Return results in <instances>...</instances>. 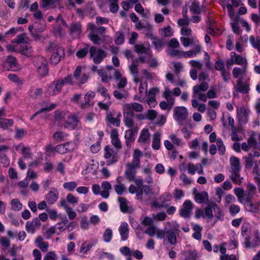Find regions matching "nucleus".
Instances as JSON below:
<instances>
[{
	"mask_svg": "<svg viewBox=\"0 0 260 260\" xmlns=\"http://www.w3.org/2000/svg\"><path fill=\"white\" fill-rule=\"evenodd\" d=\"M109 2L111 3L110 7L111 12L113 13L117 12L119 9L118 0H109Z\"/></svg>",
	"mask_w": 260,
	"mask_h": 260,
	"instance_id": "nucleus-55",
	"label": "nucleus"
},
{
	"mask_svg": "<svg viewBox=\"0 0 260 260\" xmlns=\"http://www.w3.org/2000/svg\"><path fill=\"white\" fill-rule=\"evenodd\" d=\"M102 190L100 192V194L104 198L107 199L109 196V190L112 188L111 184L108 181H104L102 183Z\"/></svg>",
	"mask_w": 260,
	"mask_h": 260,
	"instance_id": "nucleus-26",
	"label": "nucleus"
},
{
	"mask_svg": "<svg viewBox=\"0 0 260 260\" xmlns=\"http://www.w3.org/2000/svg\"><path fill=\"white\" fill-rule=\"evenodd\" d=\"M194 199L197 202L201 204L202 203H208L209 197L206 191H203L202 192H197L194 193Z\"/></svg>",
	"mask_w": 260,
	"mask_h": 260,
	"instance_id": "nucleus-25",
	"label": "nucleus"
},
{
	"mask_svg": "<svg viewBox=\"0 0 260 260\" xmlns=\"http://www.w3.org/2000/svg\"><path fill=\"white\" fill-rule=\"evenodd\" d=\"M153 44L154 45L155 49H160L164 46V41L162 39L154 38Z\"/></svg>",
	"mask_w": 260,
	"mask_h": 260,
	"instance_id": "nucleus-62",
	"label": "nucleus"
},
{
	"mask_svg": "<svg viewBox=\"0 0 260 260\" xmlns=\"http://www.w3.org/2000/svg\"><path fill=\"white\" fill-rule=\"evenodd\" d=\"M124 122L128 127H132L134 125V116H124Z\"/></svg>",
	"mask_w": 260,
	"mask_h": 260,
	"instance_id": "nucleus-56",
	"label": "nucleus"
},
{
	"mask_svg": "<svg viewBox=\"0 0 260 260\" xmlns=\"http://www.w3.org/2000/svg\"><path fill=\"white\" fill-rule=\"evenodd\" d=\"M230 172L231 175L230 177L233 182L236 184H240L243 180V177L240 176V171H230Z\"/></svg>",
	"mask_w": 260,
	"mask_h": 260,
	"instance_id": "nucleus-32",
	"label": "nucleus"
},
{
	"mask_svg": "<svg viewBox=\"0 0 260 260\" xmlns=\"http://www.w3.org/2000/svg\"><path fill=\"white\" fill-rule=\"evenodd\" d=\"M193 207L194 205L190 201L186 200L183 203L182 207L180 209V215L184 218H189L191 214Z\"/></svg>",
	"mask_w": 260,
	"mask_h": 260,
	"instance_id": "nucleus-6",
	"label": "nucleus"
},
{
	"mask_svg": "<svg viewBox=\"0 0 260 260\" xmlns=\"http://www.w3.org/2000/svg\"><path fill=\"white\" fill-rule=\"evenodd\" d=\"M129 68L131 73L134 75L135 77H137L138 76L139 72L138 69V64L136 63V62L133 61Z\"/></svg>",
	"mask_w": 260,
	"mask_h": 260,
	"instance_id": "nucleus-57",
	"label": "nucleus"
},
{
	"mask_svg": "<svg viewBox=\"0 0 260 260\" xmlns=\"http://www.w3.org/2000/svg\"><path fill=\"white\" fill-rule=\"evenodd\" d=\"M138 128L129 129L125 131L124 137L126 139V143L127 145L128 143H131L135 140V135L137 133Z\"/></svg>",
	"mask_w": 260,
	"mask_h": 260,
	"instance_id": "nucleus-24",
	"label": "nucleus"
},
{
	"mask_svg": "<svg viewBox=\"0 0 260 260\" xmlns=\"http://www.w3.org/2000/svg\"><path fill=\"white\" fill-rule=\"evenodd\" d=\"M88 28L90 30L88 37L90 40L96 45H100L102 42V38L98 35L105 33L106 28L103 26L97 27L94 24L90 23L88 24Z\"/></svg>",
	"mask_w": 260,
	"mask_h": 260,
	"instance_id": "nucleus-1",
	"label": "nucleus"
},
{
	"mask_svg": "<svg viewBox=\"0 0 260 260\" xmlns=\"http://www.w3.org/2000/svg\"><path fill=\"white\" fill-rule=\"evenodd\" d=\"M235 88L237 92L247 93L249 90V84L246 82H243L242 79L240 78L237 81Z\"/></svg>",
	"mask_w": 260,
	"mask_h": 260,
	"instance_id": "nucleus-16",
	"label": "nucleus"
},
{
	"mask_svg": "<svg viewBox=\"0 0 260 260\" xmlns=\"http://www.w3.org/2000/svg\"><path fill=\"white\" fill-rule=\"evenodd\" d=\"M172 91L168 88L166 87L165 90L164 92V97L167 100L168 102L170 105V107H169V110H171L172 106L174 104V98L172 97Z\"/></svg>",
	"mask_w": 260,
	"mask_h": 260,
	"instance_id": "nucleus-30",
	"label": "nucleus"
},
{
	"mask_svg": "<svg viewBox=\"0 0 260 260\" xmlns=\"http://www.w3.org/2000/svg\"><path fill=\"white\" fill-rule=\"evenodd\" d=\"M249 112V110L244 107L238 109L237 114L239 121L242 123H246L248 121Z\"/></svg>",
	"mask_w": 260,
	"mask_h": 260,
	"instance_id": "nucleus-14",
	"label": "nucleus"
},
{
	"mask_svg": "<svg viewBox=\"0 0 260 260\" xmlns=\"http://www.w3.org/2000/svg\"><path fill=\"white\" fill-rule=\"evenodd\" d=\"M219 209L217 205L214 202H210L205 208V216L208 219H211L213 217L212 210Z\"/></svg>",
	"mask_w": 260,
	"mask_h": 260,
	"instance_id": "nucleus-19",
	"label": "nucleus"
},
{
	"mask_svg": "<svg viewBox=\"0 0 260 260\" xmlns=\"http://www.w3.org/2000/svg\"><path fill=\"white\" fill-rule=\"evenodd\" d=\"M33 63L35 67H37V69L40 68L43 66H46L48 64V61L44 57L41 56H38L34 57L33 60Z\"/></svg>",
	"mask_w": 260,
	"mask_h": 260,
	"instance_id": "nucleus-29",
	"label": "nucleus"
},
{
	"mask_svg": "<svg viewBox=\"0 0 260 260\" xmlns=\"http://www.w3.org/2000/svg\"><path fill=\"white\" fill-rule=\"evenodd\" d=\"M135 51L138 53H145L149 58L152 57V53L150 47H146L144 45L136 44L135 45Z\"/></svg>",
	"mask_w": 260,
	"mask_h": 260,
	"instance_id": "nucleus-21",
	"label": "nucleus"
},
{
	"mask_svg": "<svg viewBox=\"0 0 260 260\" xmlns=\"http://www.w3.org/2000/svg\"><path fill=\"white\" fill-rule=\"evenodd\" d=\"M61 84L57 80L53 82L46 88L45 95L47 97H50L57 94L61 90Z\"/></svg>",
	"mask_w": 260,
	"mask_h": 260,
	"instance_id": "nucleus-7",
	"label": "nucleus"
},
{
	"mask_svg": "<svg viewBox=\"0 0 260 260\" xmlns=\"http://www.w3.org/2000/svg\"><path fill=\"white\" fill-rule=\"evenodd\" d=\"M98 74L101 77L102 81L103 83H107L112 78L111 76H108L107 72L104 69L99 70Z\"/></svg>",
	"mask_w": 260,
	"mask_h": 260,
	"instance_id": "nucleus-40",
	"label": "nucleus"
},
{
	"mask_svg": "<svg viewBox=\"0 0 260 260\" xmlns=\"http://www.w3.org/2000/svg\"><path fill=\"white\" fill-rule=\"evenodd\" d=\"M79 122L78 117L71 113L68 115L67 119L65 120V123L73 129L77 126Z\"/></svg>",
	"mask_w": 260,
	"mask_h": 260,
	"instance_id": "nucleus-18",
	"label": "nucleus"
},
{
	"mask_svg": "<svg viewBox=\"0 0 260 260\" xmlns=\"http://www.w3.org/2000/svg\"><path fill=\"white\" fill-rule=\"evenodd\" d=\"M129 104L133 111H135L137 112H141L143 111V106L141 104L136 102Z\"/></svg>",
	"mask_w": 260,
	"mask_h": 260,
	"instance_id": "nucleus-61",
	"label": "nucleus"
},
{
	"mask_svg": "<svg viewBox=\"0 0 260 260\" xmlns=\"http://www.w3.org/2000/svg\"><path fill=\"white\" fill-rule=\"evenodd\" d=\"M142 156V152L139 149H136L133 154V159L131 162L127 163L126 166H130L134 169L140 167V158Z\"/></svg>",
	"mask_w": 260,
	"mask_h": 260,
	"instance_id": "nucleus-12",
	"label": "nucleus"
},
{
	"mask_svg": "<svg viewBox=\"0 0 260 260\" xmlns=\"http://www.w3.org/2000/svg\"><path fill=\"white\" fill-rule=\"evenodd\" d=\"M18 52L26 56H31L33 54L32 48L27 43L19 45Z\"/></svg>",
	"mask_w": 260,
	"mask_h": 260,
	"instance_id": "nucleus-17",
	"label": "nucleus"
},
{
	"mask_svg": "<svg viewBox=\"0 0 260 260\" xmlns=\"http://www.w3.org/2000/svg\"><path fill=\"white\" fill-rule=\"evenodd\" d=\"M114 189L117 194L121 195L126 189L123 184H117L114 185Z\"/></svg>",
	"mask_w": 260,
	"mask_h": 260,
	"instance_id": "nucleus-54",
	"label": "nucleus"
},
{
	"mask_svg": "<svg viewBox=\"0 0 260 260\" xmlns=\"http://www.w3.org/2000/svg\"><path fill=\"white\" fill-rule=\"evenodd\" d=\"M174 117L179 122L185 120L188 115L187 109L183 106H177L174 108Z\"/></svg>",
	"mask_w": 260,
	"mask_h": 260,
	"instance_id": "nucleus-5",
	"label": "nucleus"
},
{
	"mask_svg": "<svg viewBox=\"0 0 260 260\" xmlns=\"http://www.w3.org/2000/svg\"><path fill=\"white\" fill-rule=\"evenodd\" d=\"M14 121L12 119L0 118V128L4 129L8 128L13 125Z\"/></svg>",
	"mask_w": 260,
	"mask_h": 260,
	"instance_id": "nucleus-38",
	"label": "nucleus"
},
{
	"mask_svg": "<svg viewBox=\"0 0 260 260\" xmlns=\"http://www.w3.org/2000/svg\"><path fill=\"white\" fill-rule=\"evenodd\" d=\"M111 142L114 147L119 149L121 148V144L118 138V131L116 129H113L111 133Z\"/></svg>",
	"mask_w": 260,
	"mask_h": 260,
	"instance_id": "nucleus-22",
	"label": "nucleus"
},
{
	"mask_svg": "<svg viewBox=\"0 0 260 260\" xmlns=\"http://www.w3.org/2000/svg\"><path fill=\"white\" fill-rule=\"evenodd\" d=\"M57 198V194L55 192V191L51 190L47 194L46 199L48 203L53 204L55 201H56Z\"/></svg>",
	"mask_w": 260,
	"mask_h": 260,
	"instance_id": "nucleus-45",
	"label": "nucleus"
},
{
	"mask_svg": "<svg viewBox=\"0 0 260 260\" xmlns=\"http://www.w3.org/2000/svg\"><path fill=\"white\" fill-rule=\"evenodd\" d=\"M36 25H29L28 29L31 35L36 39H40L39 34L42 33L46 28V23L45 20L42 21H36Z\"/></svg>",
	"mask_w": 260,
	"mask_h": 260,
	"instance_id": "nucleus-3",
	"label": "nucleus"
},
{
	"mask_svg": "<svg viewBox=\"0 0 260 260\" xmlns=\"http://www.w3.org/2000/svg\"><path fill=\"white\" fill-rule=\"evenodd\" d=\"M158 91L156 88H151L148 94V98L147 100V104L153 107L156 105V101L155 99V92Z\"/></svg>",
	"mask_w": 260,
	"mask_h": 260,
	"instance_id": "nucleus-27",
	"label": "nucleus"
},
{
	"mask_svg": "<svg viewBox=\"0 0 260 260\" xmlns=\"http://www.w3.org/2000/svg\"><path fill=\"white\" fill-rule=\"evenodd\" d=\"M128 224L127 223L122 222L120 226L119 233L121 237V239L123 241L127 239L128 234Z\"/></svg>",
	"mask_w": 260,
	"mask_h": 260,
	"instance_id": "nucleus-33",
	"label": "nucleus"
},
{
	"mask_svg": "<svg viewBox=\"0 0 260 260\" xmlns=\"http://www.w3.org/2000/svg\"><path fill=\"white\" fill-rule=\"evenodd\" d=\"M247 143L249 145V146L251 147H255L257 144V142L255 138L254 133H252L249 138L247 140Z\"/></svg>",
	"mask_w": 260,
	"mask_h": 260,
	"instance_id": "nucleus-53",
	"label": "nucleus"
},
{
	"mask_svg": "<svg viewBox=\"0 0 260 260\" xmlns=\"http://www.w3.org/2000/svg\"><path fill=\"white\" fill-rule=\"evenodd\" d=\"M118 202L120 204V210L123 213H131L132 207L128 206V201L124 198L119 197Z\"/></svg>",
	"mask_w": 260,
	"mask_h": 260,
	"instance_id": "nucleus-20",
	"label": "nucleus"
},
{
	"mask_svg": "<svg viewBox=\"0 0 260 260\" xmlns=\"http://www.w3.org/2000/svg\"><path fill=\"white\" fill-rule=\"evenodd\" d=\"M64 137V133L61 131L56 132L53 135V138L56 142H59L63 141Z\"/></svg>",
	"mask_w": 260,
	"mask_h": 260,
	"instance_id": "nucleus-52",
	"label": "nucleus"
},
{
	"mask_svg": "<svg viewBox=\"0 0 260 260\" xmlns=\"http://www.w3.org/2000/svg\"><path fill=\"white\" fill-rule=\"evenodd\" d=\"M92 245L88 244L86 242H84L81 246L80 250L81 253L83 254H86L90 249L92 247Z\"/></svg>",
	"mask_w": 260,
	"mask_h": 260,
	"instance_id": "nucleus-64",
	"label": "nucleus"
},
{
	"mask_svg": "<svg viewBox=\"0 0 260 260\" xmlns=\"http://www.w3.org/2000/svg\"><path fill=\"white\" fill-rule=\"evenodd\" d=\"M48 64L46 66H43L40 68L37 69V72L41 77H44L48 74Z\"/></svg>",
	"mask_w": 260,
	"mask_h": 260,
	"instance_id": "nucleus-60",
	"label": "nucleus"
},
{
	"mask_svg": "<svg viewBox=\"0 0 260 260\" xmlns=\"http://www.w3.org/2000/svg\"><path fill=\"white\" fill-rule=\"evenodd\" d=\"M190 11L194 14H200L201 12V9L198 3L193 2L190 9Z\"/></svg>",
	"mask_w": 260,
	"mask_h": 260,
	"instance_id": "nucleus-59",
	"label": "nucleus"
},
{
	"mask_svg": "<svg viewBox=\"0 0 260 260\" xmlns=\"http://www.w3.org/2000/svg\"><path fill=\"white\" fill-rule=\"evenodd\" d=\"M95 96L93 91H88L84 95V102H78V105L82 109H86L93 105V102H91Z\"/></svg>",
	"mask_w": 260,
	"mask_h": 260,
	"instance_id": "nucleus-9",
	"label": "nucleus"
},
{
	"mask_svg": "<svg viewBox=\"0 0 260 260\" xmlns=\"http://www.w3.org/2000/svg\"><path fill=\"white\" fill-rule=\"evenodd\" d=\"M89 54L94 63H100L102 60L107 57L106 52L102 49H96L95 47H91L89 49Z\"/></svg>",
	"mask_w": 260,
	"mask_h": 260,
	"instance_id": "nucleus-4",
	"label": "nucleus"
},
{
	"mask_svg": "<svg viewBox=\"0 0 260 260\" xmlns=\"http://www.w3.org/2000/svg\"><path fill=\"white\" fill-rule=\"evenodd\" d=\"M180 41L184 47H187L190 45L193 44L194 43L193 38L182 37L180 38Z\"/></svg>",
	"mask_w": 260,
	"mask_h": 260,
	"instance_id": "nucleus-49",
	"label": "nucleus"
},
{
	"mask_svg": "<svg viewBox=\"0 0 260 260\" xmlns=\"http://www.w3.org/2000/svg\"><path fill=\"white\" fill-rule=\"evenodd\" d=\"M124 116H134L133 110L130 104H124L123 108Z\"/></svg>",
	"mask_w": 260,
	"mask_h": 260,
	"instance_id": "nucleus-46",
	"label": "nucleus"
},
{
	"mask_svg": "<svg viewBox=\"0 0 260 260\" xmlns=\"http://www.w3.org/2000/svg\"><path fill=\"white\" fill-rule=\"evenodd\" d=\"M41 225L40 219L38 218H34L31 221H27L25 224L26 231L34 234L36 229H38Z\"/></svg>",
	"mask_w": 260,
	"mask_h": 260,
	"instance_id": "nucleus-15",
	"label": "nucleus"
},
{
	"mask_svg": "<svg viewBox=\"0 0 260 260\" xmlns=\"http://www.w3.org/2000/svg\"><path fill=\"white\" fill-rule=\"evenodd\" d=\"M209 88V84L206 82H203L200 85H195L192 89L193 95L194 98H198L199 100L206 102V95L203 92L206 91Z\"/></svg>",
	"mask_w": 260,
	"mask_h": 260,
	"instance_id": "nucleus-2",
	"label": "nucleus"
},
{
	"mask_svg": "<svg viewBox=\"0 0 260 260\" xmlns=\"http://www.w3.org/2000/svg\"><path fill=\"white\" fill-rule=\"evenodd\" d=\"M160 135L158 133H155L153 136L152 148L158 150L160 148Z\"/></svg>",
	"mask_w": 260,
	"mask_h": 260,
	"instance_id": "nucleus-39",
	"label": "nucleus"
},
{
	"mask_svg": "<svg viewBox=\"0 0 260 260\" xmlns=\"http://www.w3.org/2000/svg\"><path fill=\"white\" fill-rule=\"evenodd\" d=\"M231 170L230 171H240L241 167L240 166V159L235 156H232L230 158Z\"/></svg>",
	"mask_w": 260,
	"mask_h": 260,
	"instance_id": "nucleus-31",
	"label": "nucleus"
},
{
	"mask_svg": "<svg viewBox=\"0 0 260 260\" xmlns=\"http://www.w3.org/2000/svg\"><path fill=\"white\" fill-rule=\"evenodd\" d=\"M2 65L4 71L15 70L17 68V60L14 56L9 55L7 56L6 61Z\"/></svg>",
	"mask_w": 260,
	"mask_h": 260,
	"instance_id": "nucleus-10",
	"label": "nucleus"
},
{
	"mask_svg": "<svg viewBox=\"0 0 260 260\" xmlns=\"http://www.w3.org/2000/svg\"><path fill=\"white\" fill-rule=\"evenodd\" d=\"M68 116V113L63 111H56L54 114V119L57 120H65L66 118Z\"/></svg>",
	"mask_w": 260,
	"mask_h": 260,
	"instance_id": "nucleus-48",
	"label": "nucleus"
},
{
	"mask_svg": "<svg viewBox=\"0 0 260 260\" xmlns=\"http://www.w3.org/2000/svg\"><path fill=\"white\" fill-rule=\"evenodd\" d=\"M166 237L170 244L175 245L177 243L176 233L172 230L166 231Z\"/></svg>",
	"mask_w": 260,
	"mask_h": 260,
	"instance_id": "nucleus-36",
	"label": "nucleus"
},
{
	"mask_svg": "<svg viewBox=\"0 0 260 260\" xmlns=\"http://www.w3.org/2000/svg\"><path fill=\"white\" fill-rule=\"evenodd\" d=\"M12 208L15 211H19L22 209V204L18 199H13L11 201Z\"/></svg>",
	"mask_w": 260,
	"mask_h": 260,
	"instance_id": "nucleus-50",
	"label": "nucleus"
},
{
	"mask_svg": "<svg viewBox=\"0 0 260 260\" xmlns=\"http://www.w3.org/2000/svg\"><path fill=\"white\" fill-rule=\"evenodd\" d=\"M43 93V90L40 88H31L29 91L30 97L34 99H36L39 96H41Z\"/></svg>",
	"mask_w": 260,
	"mask_h": 260,
	"instance_id": "nucleus-41",
	"label": "nucleus"
},
{
	"mask_svg": "<svg viewBox=\"0 0 260 260\" xmlns=\"http://www.w3.org/2000/svg\"><path fill=\"white\" fill-rule=\"evenodd\" d=\"M250 42L252 46L257 49L258 52L260 53V38L255 37L253 36L250 37Z\"/></svg>",
	"mask_w": 260,
	"mask_h": 260,
	"instance_id": "nucleus-44",
	"label": "nucleus"
},
{
	"mask_svg": "<svg viewBox=\"0 0 260 260\" xmlns=\"http://www.w3.org/2000/svg\"><path fill=\"white\" fill-rule=\"evenodd\" d=\"M60 0H42L41 6L42 8L50 6L51 8H55L56 5L59 4Z\"/></svg>",
	"mask_w": 260,
	"mask_h": 260,
	"instance_id": "nucleus-37",
	"label": "nucleus"
},
{
	"mask_svg": "<svg viewBox=\"0 0 260 260\" xmlns=\"http://www.w3.org/2000/svg\"><path fill=\"white\" fill-rule=\"evenodd\" d=\"M105 158L106 159V163L107 165H112L117 161V154L109 146L105 147Z\"/></svg>",
	"mask_w": 260,
	"mask_h": 260,
	"instance_id": "nucleus-8",
	"label": "nucleus"
},
{
	"mask_svg": "<svg viewBox=\"0 0 260 260\" xmlns=\"http://www.w3.org/2000/svg\"><path fill=\"white\" fill-rule=\"evenodd\" d=\"M124 36L123 33L121 31H117L115 34V39L114 42L117 45H121L124 41Z\"/></svg>",
	"mask_w": 260,
	"mask_h": 260,
	"instance_id": "nucleus-47",
	"label": "nucleus"
},
{
	"mask_svg": "<svg viewBox=\"0 0 260 260\" xmlns=\"http://www.w3.org/2000/svg\"><path fill=\"white\" fill-rule=\"evenodd\" d=\"M121 117L120 113H119L117 115L116 117H114L113 114L111 112L107 114L106 120V121L116 126H119L120 123V117Z\"/></svg>",
	"mask_w": 260,
	"mask_h": 260,
	"instance_id": "nucleus-23",
	"label": "nucleus"
},
{
	"mask_svg": "<svg viewBox=\"0 0 260 260\" xmlns=\"http://www.w3.org/2000/svg\"><path fill=\"white\" fill-rule=\"evenodd\" d=\"M112 236V232L111 230L106 229L103 234L104 240L106 242H109L111 241Z\"/></svg>",
	"mask_w": 260,
	"mask_h": 260,
	"instance_id": "nucleus-63",
	"label": "nucleus"
},
{
	"mask_svg": "<svg viewBox=\"0 0 260 260\" xmlns=\"http://www.w3.org/2000/svg\"><path fill=\"white\" fill-rule=\"evenodd\" d=\"M126 167V170L124 173L126 178L130 182L134 181L136 174V169L132 168V167H130V166Z\"/></svg>",
	"mask_w": 260,
	"mask_h": 260,
	"instance_id": "nucleus-28",
	"label": "nucleus"
},
{
	"mask_svg": "<svg viewBox=\"0 0 260 260\" xmlns=\"http://www.w3.org/2000/svg\"><path fill=\"white\" fill-rule=\"evenodd\" d=\"M64 55V49L61 46H57L55 52H53L50 57V62L53 64H57L61 60V58Z\"/></svg>",
	"mask_w": 260,
	"mask_h": 260,
	"instance_id": "nucleus-11",
	"label": "nucleus"
},
{
	"mask_svg": "<svg viewBox=\"0 0 260 260\" xmlns=\"http://www.w3.org/2000/svg\"><path fill=\"white\" fill-rule=\"evenodd\" d=\"M113 95L118 100H121L124 98H126L127 96V93L124 90L121 89L119 90H115L113 92Z\"/></svg>",
	"mask_w": 260,
	"mask_h": 260,
	"instance_id": "nucleus-42",
	"label": "nucleus"
},
{
	"mask_svg": "<svg viewBox=\"0 0 260 260\" xmlns=\"http://www.w3.org/2000/svg\"><path fill=\"white\" fill-rule=\"evenodd\" d=\"M69 30L71 34L79 35L82 31L81 25L80 22H73L71 24Z\"/></svg>",
	"mask_w": 260,
	"mask_h": 260,
	"instance_id": "nucleus-34",
	"label": "nucleus"
},
{
	"mask_svg": "<svg viewBox=\"0 0 260 260\" xmlns=\"http://www.w3.org/2000/svg\"><path fill=\"white\" fill-rule=\"evenodd\" d=\"M150 135L147 128H144L142 131L138 141L141 143H146L149 141Z\"/></svg>",
	"mask_w": 260,
	"mask_h": 260,
	"instance_id": "nucleus-35",
	"label": "nucleus"
},
{
	"mask_svg": "<svg viewBox=\"0 0 260 260\" xmlns=\"http://www.w3.org/2000/svg\"><path fill=\"white\" fill-rule=\"evenodd\" d=\"M28 40V38L27 37L26 34L23 33L18 35L13 41V42L21 45L27 43Z\"/></svg>",
	"mask_w": 260,
	"mask_h": 260,
	"instance_id": "nucleus-43",
	"label": "nucleus"
},
{
	"mask_svg": "<svg viewBox=\"0 0 260 260\" xmlns=\"http://www.w3.org/2000/svg\"><path fill=\"white\" fill-rule=\"evenodd\" d=\"M114 77L117 81H119L117 84L118 89H123L127 84V79L122 77V74L119 70H115V73H114Z\"/></svg>",
	"mask_w": 260,
	"mask_h": 260,
	"instance_id": "nucleus-13",
	"label": "nucleus"
},
{
	"mask_svg": "<svg viewBox=\"0 0 260 260\" xmlns=\"http://www.w3.org/2000/svg\"><path fill=\"white\" fill-rule=\"evenodd\" d=\"M160 31L161 32V35L164 37H169L173 35L171 27L169 25L167 26L166 27L161 28Z\"/></svg>",
	"mask_w": 260,
	"mask_h": 260,
	"instance_id": "nucleus-51",
	"label": "nucleus"
},
{
	"mask_svg": "<svg viewBox=\"0 0 260 260\" xmlns=\"http://www.w3.org/2000/svg\"><path fill=\"white\" fill-rule=\"evenodd\" d=\"M0 243L5 249H7L10 246V240L6 237H1L0 238Z\"/></svg>",
	"mask_w": 260,
	"mask_h": 260,
	"instance_id": "nucleus-58",
	"label": "nucleus"
}]
</instances>
